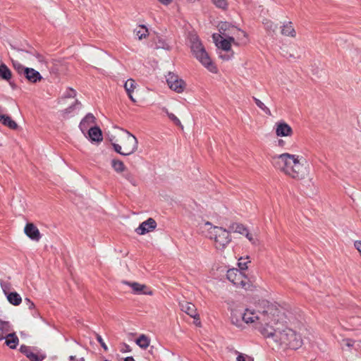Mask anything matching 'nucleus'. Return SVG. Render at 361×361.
I'll return each instance as SVG.
<instances>
[{
	"label": "nucleus",
	"instance_id": "obj_1",
	"mask_svg": "<svg viewBox=\"0 0 361 361\" xmlns=\"http://www.w3.org/2000/svg\"><path fill=\"white\" fill-rule=\"evenodd\" d=\"M240 317L274 347L297 350L302 345L300 334L281 322L280 310L267 300H262L255 308H247Z\"/></svg>",
	"mask_w": 361,
	"mask_h": 361
},
{
	"label": "nucleus",
	"instance_id": "obj_2",
	"mask_svg": "<svg viewBox=\"0 0 361 361\" xmlns=\"http://www.w3.org/2000/svg\"><path fill=\"white\" fill-rule=\"evenodd\" d=\"M275 166L289 178L302 180L310 175V165L302 156L283 153L276 156Z\"/></svg>",
	"mask_w": 361,
	"mask_h": 361
},
{
	"label": "nucleus",
	"instance_id": "obj_3",
	"mask_svg": "<svg viewBox=\"0 0 361 361\" xmlns=\"http://www.w3.org/2000/svg\"><path fill=\"white\" fill-rule=\"evenodd\" d=\"M109 140L114 150L123 156L133 154L138 147L137 138L130 132L123 129H117Z\"/></svg>",
	"mask_w": 361,
	"mask_h": 361
},
{
	"label": "nucleus",
	"instance_id": "obj_4",
	"mask_svg": "<svg viewBox=\"0 0 361 361\" xmlns=\"http://www.w3.org/2000/svg\"><path fill=\"white\" fill-rule=\"evenodd\" d=\"M203 228L206 236L213 241L217 251L224 252L232 240L230 231L221 226H213L211 222L206 221Z\"/></svg>",
	"mask_w": 361,
	"mask_h": 361
},
{
	"label": "nucleus",
	"instance_id": "obj_5",
	"mask_svg": "<svg viewBox=\"0 0 361 361\" xmlns=\"http://www.w3.org/2000/svg\"><path fill=\"white\" fill-rule=\"evenodd\" d=\"M190 49L193 56L209 72L217 73L218 68L211 59L202 42L196 35L190 37Z\"/></svg>",
	"mask_w": 361,
	"mask_h": 361
},
{
	"label": "nucleus",
	"instance_id": "obj_6",
	"mask_svg": "<svg viewBox=\"0 0 361 361\" xmlns=\"http://www.w3.org/2000/svg\"><path fill=\"white\" fill-rule=\"evenodd\" d=\"M218 27L219 32L218 35L233 41L234 45H245L248 43V35L238 27L228 22H221Z\"/></svg>",
	"mask_w": 361,
	"mask_h": 361
},
{
	"label": "nucleus",
	"instance_id": "obj_7",
	"mask_svg": "<svg viewBox=\"0 0 361 361\" xmlns=\"http://www.w3.org/2000/svg\"><path fill=\"white\" fill-rule=\"evenodd\" d=\"M226 277L237 288L247 289L250 288V280L248 278L238 269H231L228 270Z\"/></svg>",
	"mask_w": 361,
	"mask_h": 361
},
{
	"label": "nucleus",
	"instance_id": "obj_8",
	"mask_svg": "<svg viewBox=\"0 0 361 361\" xmlns=\"http://www.w3.org/2000/svg\"><path fill=\"white\" fill-rule=\"evenodd\" d=\"M166 78V82L171 90L177 93H182L185 90L186 83L178 75L170 72Z\"/></svg>",
	"mask_w": 361,
	"mask_h": 361
},
{
	"label": "nucleus",
	"instance_id": "obj_9",
	"mask_svg": "<svg viewBox=\"0 0 361 361\" xmlns=\"http://www.w3.org/2000/svg\"><path fill=\"white\" fill-rule=\"evenodd\" d=\"M124 283L130 286L135 294L152 295L153 293L152 291L145 284L130 281H125Z\"/></svg>",
	"mask_w": 361,
	"mask_h": 361
},
{
	"label": "nucleus",
	"instance_id": "obj_10",
	"mask_svg": "<svg viewBox=\"0 0 361 361\" xmlns=\"http://www.w3.org/2000/svg\"><path fill=\"white\" fill-rule=\"evenodd\" d=\"M212 37L216 46L219 49L226 51H231V45L233 44V41L223 37L222 35H219L218 34H214Z\"/></svg>",
	"mask_w": 361,
	"mask_h": 361
},
{
	"label": "nucleus",
	"instance_id": "obj_11",
	"mask_svg": "<svg viewBox=\"0 0 361 361\" xmlns=\"http://www.w3.org/2000/svg\"><path fill=\"white\" fill-rule=\"evenodd\" d=\"M157 227V223L152 218H149L147 220L143 221L139 227L135 229V231L139 235H145L147 233L152 231Z\"/></svg>",
	"mask_w": 361,
	"mask_h": 361
},
{
	"label": "nucleus",
	"instance_id": "obj_12",
	"mask_svg": "<svg viewBox=\"0 0 361 361\" xmlns=\"http://www.w3.org/2000/svg\"><path fill=\"white\" fill-rule=\"evenodd\" d=\"M25 234L34 241H39L41 234L37 227L33 223H27L24 228Z\"/></svg>",
	"mask_w": 361,
	"mask_h": 361
},
{
	"label": "nucleus",
	"instance_id": "obj_13",
	"mask_svg": "<svg viewBox=\"0 0 361 361\" xmlns=\"http://www.w3.org/2000/svg\"><path fill=\"white\" fill-rule=\"evenodd\" d=\"M275 130L278 137H290L293 135L292 128L285 122L276 123Z\"/></svg>",
	"mask_w": 361,
	"mask_h": 361
},
{
	"label": "nucleus",
	"instance_id": "obj_14",
	"mask_svg": "<svg viewBox=\"0 0 361 361\" xmlns=\"http://www.w3.org/2000/svg\"><path fill=\"white\" fill-rule=\"evenodd\" d=\"M180 307L183 312L195 319L199 320V314L195 305L189 302L183 301L180 302Z\"/></svg>",
	"mask_w": 361,
	"mask_h": 361
},
{
	"label": "nucleus",
	"instance_id": "obj_15",
	"mask_svg": "<svg viewBox=\"0 0 361 361\" xmlns=\"http://www.w3.org/2000/svg\"><path fill=\"white\" fill-rule=\"evenodd\" d=\"M25 71L23 76L30 82L35 83L42 78L40 73L33 68H27Z\"/></svg>",
	"mask_w": 361,
	"mask_h": 361
},
{
	"label": "nucleus",
	"instance_id": "obj_16",
	"mask_svg": "<svg viewBox=\"0 0 361 361\" xmlns=\"http://www.w3.org/2000/svg\"><path fill=\"white\" fill-rule=\"evenodd\" d=\"M95 120L96 118L92 114H87L80 123L79 127L80 130L84 133L87 130L90 125L95 123Z\"/></svg>",
	"mask_w": 361,
	"mask_h": 361
},
{
	"label": "nucleus",
	"instance_id": "obj_17",
	"mask_svg": "<svg viewBox=\"0 0 361 361\" xmlns=\"http://www.w3.org/2000/svg\"><path fill=\"white\" fill-rule=\"evenodd\" d=\"M89 137L93 142H101L102 140V133L99 127H91L88 130Z\"/></svg>",
	"mask_w": 361,
	"mask_h": 361
},
{
	"label": "nucleus",
	"instance_id": "obj_18",
	"mask_svg": "<svg viewBox=\"0 0 361 361\" xmlns=\"http://www.w3.org/2000/svg\"><path fill=\"white\" fill-rule=\"evenodd\" d=\"M124 88H125L129 98L130 99V100L133 102H135L136 100L135 99V98L133 96V92L134 90L136 88L135 81L131 78L127 80V81L124 84Z\"/></svg>",
	"mask_w": 361,
	"mask_h": 361
},
{
	"label": "nucleus",
	"instance_id": "obj_19",
	"mask_svg": "<svg viewBox=\"0 0 361 361\" xmlns=\"http://www.w3.org/2000/svg\"><path fill=\"white\" fill-rule=\"evenodd\" d=\"M281 33L286 37H295L296 36V32L291 22H288L281 27Z\"/></svg>",
	"mask_w": 361,
	"mask_h": 361
},
{
	"label": "nucleus",
	"instance_id": "obj_20",
	"mask_svg": "<svg viewBox=\"0 0 361 361\" xmlns=\"http://www.w3.org/2000/svg\"><path fill=\"white\" fill-rule=\"evenodd\" d=\"M247 228L242 224L238 222H232L228 226V231L231 233H237L243 235Z\"/></svg>",
	"mask_w": 361,
	"mask_h": 361
},
{
	"label": "nucleus",
	"instance_id": "obj_21",
	"mask_svg": "<svg viewBox=\"0 0 361 361\" xmlns=\"http://www.w3.org/2000/svg\"><path fill=\"white\" fill-rule=\"evenodd\" d=\"M4 338L6 345L11 349L16 348L19 342L18 336L14 333L9 332Z\"/></svg>",
	"mask_w": 361,
	"mask_h": 361
},
{
	"label": "nucleus",
	"instance_id": "obj_22",
	"mask_svg": "<svg viewBox=\"0 0 361 361\" xmlns=\"http://www.w3.org/2000/svg\"><path fill=\"white\" fill-rule=\"evenodd\" d=\"M0 122H1L4 126H8L11 129L14 130L18 128V124L13 120H12L11 118L8 116H0Z\"/></svg>",
	"mask_w": 361,
	"mask_h": 361
},
{
	"label": "nucleus",
	"instance_id": "obj_23",
	"mask_svg": "<svg viewBox=\"0 0 361 361\" xmlns=\"http://www.w3.org/2000/svg\"><path fill=\"white\" fill-rule=\"evenodd\" d=\"M10 331L11 326L9 323L0 319V341L4 339Z\"/></svg>",
	"mask_w": 361,
	"mask_h": 361
},
{
	"label": "nucleus",
	"instance_id": "obj_24",
	"mask_svg": "<svg viewBox=\"0 0 361 361\" xmlns=\"http://www.w3.org/2000/svg\"><path fill=\"white\" fill-rule=\"evenodd\" d=\"M0 77L2 79L7 80V81H8L12 77V73H11V71L4 63L0 65Z\"/></svg>",
	"mask_w": 361,
	"mask_h": 361
},
{
	"label": "nucleus",
	"instance_id": "obj_25",
	"mask_svg": "<svg viewBox=\"0 0 361 361\" xmlns=\"http://www.w3.org/2000/svg\"><path fill=\"white\" fill-rule=\"evenodd\" d=\"M137 38L141 40L148 35V30L145 25H140L134 30Z\"/></svg>",
	"mask_w": 361,
	"mask_h": 361
},
{
	"label": "nucleus",
	"instance_id": "obj_26",
	"mask_svg": "<svg viewBox=\"0 0 361 361\" xmlns=\"http://www.w3.org/2000/svg\"><path fill=\"white\" fill-rule=\"evenodd\" d=\"M211 3L217 8L222 11L228 9V2L227 0H210Z\"/></svg>",
	"mask_w": 361,
	"mask_h": 361
},
{
	"label": "nucleus",
	"instance_id": "obj_27",
	"mask_svg": "<svg viewBox=\"0 0 361 361\" xmlns=\"http://www.w3.org/2000/svg\"><path fill=\"white\" fill-rule=\"evenodd\" d=\"M264 29L269 32H276L278 28V25L274 22L266 19L263 21Z\"/></svg>",
	"mask_w": 361,
	"mask_h": 361
},
{
	"label": "nucleus",
	"instance_id": "obj_28",
	"mask_svg": "<svg viewBox=\"0 0 361 361\" xmlns=\"http://www.w3.org/2000/svg\"><path fill=\"white\" fill-rule=\"evenodd\" d=\"M7 299L10 303L13 305H18L20 304L22 299L19 294L16 292L11 293L8 295Z\"/></svg>",
	"mask_w": 361,
	"mask_h": 361
},
{
	"label": "nucleus",
	"instance_id": "obj_29",
	"mask_svg": "<svg viewBox=\"0 0 361 361\" xmlns=\"http://www.w3.org/2000/svg\"><path fill=\"white\" fill-rule=\"evenodd\" d=\"M111 166L115 171L122 173L126 170V166L123 162L118 159H113L111 161Z\"/></svg>",
	"mask_w": 361,
	"mask_h": 361
},
{
	"label": "nucleus",
	"instance_id": "obj_30",
	"mask_svg": "<svg viewBox=\"0 0 361 361\" xmlns=\"http://www.w3.org/2000/svg\"><path fill=\"white\" fill-rule=\"evenodd\" d=\"M149 339L144 334L140 335L136 340V343L142 348L146 349L149 345Z\"/></svg>",
	"mask_w": 361,
	"mask_h": 361
},
{
	"label": "nucleus",
	"instance_id": "obj_31",
	"mask_svg": "<svg viewBox=\"0 0 361 361\" xmlns=\"http://www.w3.org/2000/svg\"><path fill=\"white\" fill-rule=\"evenodd\" d=\"M31 361H42L46 358V355L44 353H34L32 352L29 354L27 357Z\"/></svg>",
	"mask_w": 361,
	"mask_h": 361
},
{
	"label": "nucleus",
	"instance_id": "obj_32",
	"mask_svg": "<svg viewBox=\"0 0 361 361\" xmlns=\"http://www.w3.org/2000/svg\"><path fill=\"white\" fill-rule=\"evenodd\" d=\"M253 99L256 104V105L261 109L263 111H264L268 115H271V111L270 109L267 107V106L261 101L259 100V99L256 98V97H253Z\"/></svg>",
	"mask_w": 361,
	"mask_h": 361
},
{
	"label": "nucleus",
	"instance_id": "obj_33",
	"mask_svg": "<svg viewBox=\"0 0 361 361\" xmlns=\"http://www.w3.org/2000/svg\"><path fill=\"white\" fill-rule=\"evenodd\" d=\"M13 67H14L15 70L18 72V73L20 76H23V75L25 72V70H26L27 68L23 66L22 64H20V63H18L17 61H13Z\"/></svg>",
	"mask_w": 361,
	"mask_h": 361
},
{
	"label": "nucleus",
	"instance_id": "obj_34",
	"mask_svg": "<svg viewBox=\"0 0 361 361\" xmlns=\"http://www.w3.org/2000/svg\"><path fill=\"white\" fill-rule=\"evenodd\" d=\"M236 360H237V361H254L252 357H251L250 356H249L247 355L243 354V353H240L238 355V356L237 357Z\"/></svg>",
	"mask_w": 361,
	"mask_h": 361
},
{
	"label": "nucleus",
	"instance_id": "obj_35",
	"mask_svg": "<svg viewBox=\"0 0 361 361\" xmlns=\"http://www.w3.org/2000/svg\"><path fill=\"white\" fill-rule=\"evenodd\" d=\"M169 118L175 123L177 126H181V123L180 120L173 114L169 113L167 111H166Z\"/></svg>",
	"mask_w": 361,
	"mask_h": 361
},
{
	"label": "nucleus",
	"instance_id": "obj_36",
	"mask_svg": "<svg viewBox=\"0 0 361 361\" xmlns=\"http://www.w3.org/2000/svg\"><path fill=\"white\" fill-rule=\"evenodd\" d=\"M243 235H245V237L248 239V240L252 243V244L255 245L257 243L256 239L252 236V234H250L247 229L245 233L243 234Z\"/></svg>",
	"mask_w": 361,
	"mask_h": 361
},
{
	"label": "nucleus",
	"instance_id": "obj_37",
	"mask_svg": "<svg viewBox=\"0 0 361 361\" xmlns=\"http://www.w3.org/2000/svg\"><path fill=\"white\" fill-rule=\"evenodd\" d=\"M247 262H246V261H245V259L240 258L239 259L238 267H240V269L245 270L247 268Z\"/></svg>",
	"mask_w": 361,
	"mask_h": 361
},
{
	"label": "nucleus",
	"instance_id": "obj_38",
	"mask_svg": "<svg viewBox=\"0 0 361 361\" xmlns=\"http://www.w3.org/2000/svg\"><path fill=\"white\" fill-rule=\"evenodd\" d=\"M20 350L22 353L25 354L27 357H28L29 354H30L31 351L29 348V347L26 345H21Z\"/></svg>",
	"mask_w": 361,
	"mask_h": 361
},
{
	"label": "nucleus",
	"instance_id": "obj_39",
	"mask_svg": "<svg viewBox=\"0 0 361 361\" xmlns=\"http://www.w3.org/2000/svg\"><path fill=\"white\" fill-rule=\"evenodd\" d=\"M97 341L100 343V345H102V347L104 348V350L105 351H107L108 350V347L107 345H106V343L104 342L103 339L102 338L101 336H99V334L97 335Z\"/></svg>",
	"mask_w": 361,
	"mask_h": 361
},
{
	"label": "nucleus",
	"instance_id": "obj_40",
	"mask_svg": "<svg viewBox=\"0 0 361 361\" xmlns=\"http://www.w3.org/2000/svg\"><path fill=\"white\" fill-rule=\"evenodd\" d=\"M342 342L343 343V344L348 347V348H350V347H353V345H354V343L355 341L352 339H350V338H345L342 341Z\"/></svg>",
	"mask_w": 361,
	"mask_h": 361
},
{
	"label": "nucleus",
	"instance_id": "obj_41",
	"mask_svg": "<svg viewBox=\"0 0 361 361\" xmlns=\"http://www.w3.org/2000/svg\"><path fill=\"white\" fill-rule=\"evenodd\" d=\"M231 322L233 324H235L237 326H240L242 324L241 322L238 318L235 317L234 314H231Z\"/></svg>",
	"mask_w": 361,
	"mask_h": 361
},
{
	"label": "nucleus",
	"instance_id": "obj_42",
	"mask_svg": "<svg viewBox=\"0 0 361 361\" xmlns=\"http://www.w3.org/2000/svg\"><path fill=\"white\" fill-rule=\"evenodd\" d=\"M354 247L359 252L360 255L361 256V240H355L354 242Z\"/></svg>",
	"mask_w": 361,
	"mask_h": 361
},
{
	"label": "nucleus",
	"instance_id": "obj_43",
	"mask_svg": "<svg viewBox=\"0 0 361 361\" xmlns=\"http://www.w3.org/2000/svg\"><path fill=\"white\" fill-rule=\"evenodd\" d=\"M157 1L165 6H169L173 1V0H157Z\"/></svg>",
	"mask_w": 361,
	"mask_h": 361
},
{
	"label": "nucleus",
	"instance_id": "obj_44",
	"mask_svg": "<svg viewBox=\"0 0 361 361\" xmlns=\"http://www.w3.org/2000/svg\"><path fill=\"white\" fill-rule=\"evenodd\" d=\"M76 96V92L73 89H69L68 92L66 94L67 97L74 98Z\"/></svg>",
	"mask_w": 361,
	"mask_h": 361
},
{
	"label": "nucleus",
	"instance_id": "obj_45",
	"mask_svg": "<svg viewBox=\"0 0 361 361\" xmlns=\"http://www.w3.org/2000/svg\"><path fill=\"white\" fill-rule=\"evenodd\" d=\"M233 55V51H231V54H221L219 56L223 60H229Z\"/></svg>",
	"mask_w": 361,
	"mask_h": 361
},
{
	"label": "nucleus",
	"instance_id": "obj_46",
	"mask_svg": "<svg viewBox=\"0 0 361 361\" xmlns=\"http://www.w3.org/2000/svg\"><path fill=\"white\" fill-rule=\"evenodd\" d=\"M26 300L27 302V305L30 309L35 307V305L32 302H31L29 299H26Z\"/></svg>",
	"mask_w": 361,
	"mask_h": 361
},
{
	"label": "nucleus",
	"instance_id": "obj_47",
	"mask_svg": "<svg viewBox=\"0 0 361 361\" xmlns=\"http://www.w3.org/2000/svg\"><path fill=\"white\" fill-rule=\"evenodd\" d=\"M70 361H83L82 359H76L75 356L70 357Z\"/></svg>",
	"mask_w": 361,
	"mask_h": 361
},
{
	"label": "nucleus",
	"instance_id": "obj_48",
	"mask_svg": "<svg viewBox=\"0 0 361 361\" xmlns=\"http://www.w3.org/2000/svg\"><path fill=\"white\" fill-rule=\"evenodd\" d=\"M124 361H135L133 357H128Z\"/></svg>",
	"mask_w": 361,
	"mask_h": 361
},
{
	"label": "nucleus",
	"instance_id": "obj_49",
	"mask_svg": "<svg viewBox=\"0 0 361 361\" xmlns=\"http://www.w3.org/2000/svg\"><path fill=\"white\" fill-rule=\"evenodd\" d=\"M195 324L197 326H200V319H199V320L195 319Z\"/></svg>",
	"mask_w": 361,
	"mask_h": 361
},
{
	"label": "nucleus",
	"instance_id": "obj_50",
	"mask_svg": "<svg viewBox=\"0 0 361 361\" xmlns=\"http://www.w3.org/2000/svg\"><path fill=\"white\" fill-rule=\"evenodd\" d=\"M71 109H72V106H71L69 109H66L65 110V112H66V113H69V112H71Z\"/></svg>",
	"mask_w": 361,
	"mask_h": 361
},
{
	"label": "nucleus",
	"instance_id": "obj_51",
	"mask_svg": "<svg viewBox=\"0 0 361 361\" xmlns=\"http://www.w3.org/2000/svg\"><path fill=\"white\" fill-rule=\"evenodd\" d=\"M187 1L189 3H194L195 2V0H187Z\"/></svg>",
	"mask_w": 361,
	"mask_h": 361
},
{
	"label": "nucleus",
	"instance_id": "obj_52",
	"mask_svg": "<svg viewBox=\"0 0 361 361\" xmlns=\"http://www.w3.org/2000/svg\"><path fill=\"white\" fill-rule=\"evenodd\" d=\"M79 103H80V102H79L78 100H76V101H75V104H79Z\"/></svg>",
	"mask_w": 361,
	"mask_h": 361
},
{
	"label": "nucleus",
	"instance_id": "obj_53",
	"mask_svg": "<svg viewBox=\"0 0 361 361\" xmlns=\"http://www.w3.org/2000/svg\"><path fill=\"white\" fill-rule=\"evenodd\" d=\"M283 142V140H279V145H281Z\"/></svg>",
	"mask_w": 361,
	"mask_h": 361
},
{
	"label": "nucleus",
	"instance_id": "obj_54",
	"mask_svg": "<svg viewBox=\"0 0 361 361\" xmlns=\"http://www.w3.org/2000/svg\"><path fill=\"white\" fill-rule=\"evenodd\" d=\"M105 361H108V360H105Z\"/></svg>",
	"mask_w": 361,
	"mask_h": 361
}]
</instances>
